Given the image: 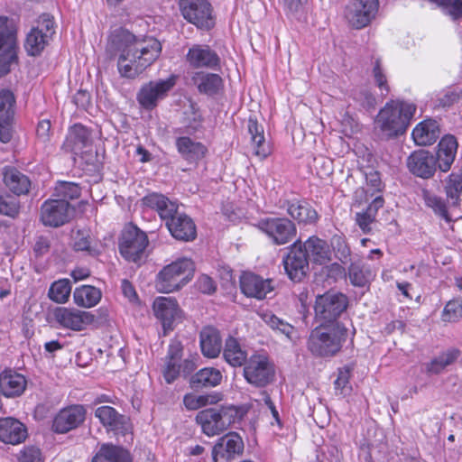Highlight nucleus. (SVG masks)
Listing matches in <instances>:
<instances>
[{"label":"nucleus","instance_id":"nucleus-1","mask_svg":"<svg viewBox=\"0 0 462 462\" xmlns=\"http://www.w3.org/2000/svg\"><path fill=\"white\" fill-rule=\"evenodd\" d=\"M106 51L111 56L118 53L117 70L121 77L135 79L159 58L162 45L153 37L120 30L111 35Z\"/></svg>","mask_w":462,"mask_h":462},{"label":"nucleus","instance_id":"nucleus-2","mask_svg":"<svg viewBox=\"0 0 462 462\" xmlns=\"http://www.w3.org/2000/svg\"><path fill=\"white\" fill-rule=\"evenodd\" d=\"M416 105L411 102L393 100L379 111L375 126L387 137L404 133L416 112Z\"/></svg>","mask_w":462,"mask_h":462},{"label":"nucleus","instance_id":"nucleus-3","mask_svg":"<svg viewBox=\"0 0 462 462\" xmlns=\"http://www.w3.org/2000/svg\"><path fill=\"white\" fill-rule=\"evenodd\" d=\"M346 336L347 329L339 322L321 324L311 331L308 348L316 356H333L341 350Z\"/></svg>","mask_w":462,"mask_h":462},{"label":"nucleus","instance_id":"nucleus-4","mask_svg":"<svg viewBox=\"0 0 462 462\" xmlns=\"http://www.w3.org/2000/svg\"><path fill=\"white\" fill-rule=\"evenodd\" d=\"M194 272L193 261L188 257H180L157 273L155 288L162 293L177 291L192 280Z\"/></svg>","mask_w":462,"mask_h":462},{"label":"nucleus","instance_id":"nucleus-5","mask_svg":"<svg viewBox=\"0 0 462 462\" xmlns=\"http://www.w3.org/2000/svg\"><path fill=\"white\" fill-rule=\"evenodd\" d=\"M243 374L245 381L251 385L259 388L265 387L274 379V365L266 352H255L248 357L244 365Z\"/></svg>","mask_w":462,"mask_h":462},{"label":"nucleus","instance_id":"nucleus-6","mask_svg":"<svg viewBox=\"0 0 462 462\" xmlns=\"http://www.w3.org/2000/svg\"><path fill=\"white\" fill-rule=\"evenodd\" d=\"M235 414V411L229 407L210 408L200 411L196 416V420L204 434L214 437L230 427L234 422Z\"/></svg>","mask_w":462,"mask_h":462},{"label":"nucleus","instance_id":"nucleus-7","mask_svg":"<svg viewBox=\"0 0 462 462\" xmlns=\"http://www.w3.org/2000/svg\"><path fill=\"white\" fill-rule=\"evenodd\" d=\"M55 33L54 21L50 14H42L26 35L24 49L28 55L37 56L49 44Z\"/></svg>","mask_w":462,"mask_h":462},{"label":"nucleus","instance_id":"nucleus-8","mask_svg":"<svg viewBox=\"0 0 462 462\" xmlns=\"http://www.w3.org/2000/svg\"><path fill=\"white\" fill-rule=\"evenodd\" d=\"M17 37L5 17L0 16V77L7 74L18 62Z\"/></svg>","mask_w":462,"mask_h":462},{"label":"nucleus","instance_id":"nucleus-9","mask_svg":"<svg viewBox=\"0 0 462 462\" xmlns=\"http://www.w3.org/2000/svg\"><path fill=\"white\" fill-rule=\"evenodd\" d=\"M184 19L199 29L209 30L215 24L213 8L208 0H180Z\"/></svg>","mask_w":462,"mask_h":462},{"label":"nucleus","instance_id":"nucleus-10","mask_svg":"<svg viewBox=\"0 0 462 462\" xmlns=\"http://www.w3.org/2000/svg\"><path fill=\"white\" fill-rule=\"evenodd\" d=\"M346 307L347 299L344 294L328 292L317 297L314 309L319 319L327 322L326 324H330L337 322L336 319Z\"/></svg>","mask_w":462,"mask_h":462},{"label":"nucleus","instance_id":"nucleus-11","mask_svg":"<svg viewBox=\"0 0 462 462\" xmlns=\"http://www.w3.org/2000/svg\"><path fill=\"white\" fill-rule=\"evenodd\" d=\"M147 245L148 240L145 233L136 227H129L122 233L119 251L127 261L136 262L141 258Z\"/></svg>","mask_w":462,"mask_h":462},{"label":"nucleus","instance_id":"nucleus-12","mask_svg":"<svg viewBox=\"0 0 462 462\" xmlns=\"http://www.w3.org/2000/svg\"><path fill=\"white\" fill-rule=\"evenodd\" d=\"M257 226L277 245L289 243L297 233L295 225L287 218L269 217L262 219Z\"/></svg>","mask_w":462,"mask_h":462},{"label":"nucleus","instance_id":"nucleus-13","mask_svg":"<svg viewBox=\"0 0 462 462\" xmlns=\"http://www.w3.org/2000/svg\"><path fill=\"white\" fill-rule=\"evenodd\" d=\"M378 7V0H354L346 8V17L353 28L362 29L375 18Z\"/></svg>","mask_w":462,"mask_h":462},{"label":"nucleus","instance_id":"nucleus-14","mask_svg":"<svg viewBox=\"0 0 462 462\" xmlns=\"http://www.w3.org/2000/svg\"><path fill=\"white\" fill-rule=\"evenodd\" d=\"M73 208L64 199L46 200L41 208V220L44 226L58 227L67 223Z\"/></svg>","mask_w":462,"mask_h":462},{"label":"nucleus","instance_id":"nucleus-15","mask_svg":"<svg viewBox=\"0 0 462 462\" xmlns=\"http://www.w3.org/2000/svg\"><path fill=\"white\" fill-rule=\"evenodd\" d=\"M152 309L155 317L162 322L164 335L181 319L182 311L174 298L158 297L153 301Z\"/></svg>","mask_w":462,"mask_h":462},{"label":"nucleus","instance_id":"nucleus-16","mask_svg":"<svg viewBox=\"0 0 462 462\" xmlns=\"http://www.w3.org/2000/svg\"><path fill=\"white\" fill-rule=\"evenodd\" d=\"M53 315L60 327L74 331L86 329L95 320L94 315L90 312L74 308L59 307L54 310Z\"/></svg>","mask_w":462,"mask_h":462},{"label":"nucleus","instance_id":"nucleus-17","mask_svg":"<svg viewBox=\"0 0 462 462\" xmlns=\"http://www.w3.org/2000/svg\"><path fill=\"white\" fill-rule=\"evenodd\" d=\"M174 85L175 79L173 77L167 79L151 81L142 87L137 95V100L143 107L152 109L157 105L159 100L165 97Z\"/></svg>","mask_w":462,"mask_h":462},{"label":"nucleus","instance_id":"nucleus-18","mask_svg":"<svg viewBox=\"0 0 462 462\" xmlns=\"http://www.w3.org/2000/svg\"><path fill=\"white\" fill-rule=\"evenodd\" d=\"M283 265L289 278L294 282L301 281L309 270V261L302 250L301 241H296L283 259Z\"/></svg>","mask_w":462,"mask_h":462},{"label":"nucleus","instance_id":"nucleus-19","mask_svg":"<svg viewBox=\"0 0 462 462\" xmlns=\"http://www.w3.org/2000/svg\"><path fill=\"white\" fill-rule=\"evenodd\" d=\"M83 405H70L61 409L54 417L52 430L57 433H67L80 426L86 419Z\"/></svg>","mask_w":462,"mask_h":462},{"label":"nucleus","instance_id":"nucleus-20","mask_svg":"<svg viewBox=\"0 0 462 462\" xmlns=\"http://www.w3.org/2000/svg\"><path fill=\"white\" fill-rule=\"evenodd\" d=\"M62 148L74 155L82 156L92 150V139L89 130L82 125H74L67 134Z\"/></svg>","mask_w":462,"mask_h":462},{"label":"nucleus","instance_id":"nucleus-21","mask_svg":"<svg viewBox=\"0 0 462 462\" xmlns=\"http://www.w3.org/2000/svg\"><path fill=\"white\" fill-rule=\"evenodd\" d=\"M240 288L245 296L257 300L265 299L274 289L272 280L253 273H244L240 276Z\"/></svg>","mask_w":462,"mask_h":462},{"label":"nucleus","instance_id":"nucleus-22","mask_svg":"<svg viewBox=\"0 0 462 462\" xmlns=\"http://www.w3.org/2000/svg\"><path fill=\"white\" fill-rule=\"evenodd\" d=\"M243 449L244 443L240 436L235 432H229L217 440L212 450V457L215 462L229 461L236 455L241 454Z\"/></svg>","mask_w":462,"mask_h":462},{"label":"nucleus","instance_id":"nucleus-23","mask_svg":"<svg viewBox=\"0 0 462 462\" xmlns=\"http://www.w3.org/2000/svg\"><path fill=\"white\" fill-rule=\"evenodd\" d=\"M301 246L309 263L326 265L332 260L330 245L316 236L309 237L304 243L301 242Z\"/></svg>","mask_w":462,"mask_h":462},{"label":"nucleus","instance_id":"nucleus-24","mask_svg":"<svg viewBox=\"0 0 462 462\" xmlns=\"http://www.w3.org/2000/svg\"><path fill=\"white\" fill-rule=\"evenodd\" d=\"M407 165L414 175L429 179L436 171V158L428 151H417L409 156Z\"/></svg>","mask_w":462,"mask_h":462},{"label":"nucleus","instance_id":"nucleus-25","mask_svg":"<svg viewBox=\"0 0 462 462\" xmlns=\"http://www.w3.org/2000/svg\"><path fill=\"white\" fill-rule=\"evenodd\" d=\"M186 60L189 66L195 69H211L219 63L217 53L207 45H193L186 55Z\"/></svg>","mask_w":462,"mask_h":462},{"label":"nucleus","instance_id":"nucleus-26","mask_svg":"<svg viewBox=\"0 0 462 462\" xmlns=\"http://www.w3.org/2000/svg\"><path fill=\"white\" fill-rule=\"evenodd\" d=\"M25 377L11 369L0 374V392L8 398L20 396L26 389Z\"/></svg>","mask_w":462,"mask_h":462},{"label":"nucleus","instance_id":"nucleus-27","mask_svg":"<svg viewBox=\"0 0 462 462\" xmlns=\"http://www.w3.org/2000/svg\"><path fill=\"white\" fill-rule=\"evenodd\" d=\"M143 203L147 207L155 209L166 226H168L170 220L180 214L178 205L162 194H149L143 198Z\"/></svg>","mask_w":462,"mask_h":462},{"label":"nucleus","instance_id":"nucleus-28","mask_svg":"<svg viewBox=\"0 0 462 462\" xmlns=\"http://www.w3.org/2000/svg\"><path fill=\"white\" fill-rule=\"evenodd\" d=\"M171 236L181 241H191L197 235L193 220L186 214L180 213L166 226Z\"/></svg>","mask_w":462,"mask_h":462},{"label":"nucleus","instance_id":"nucleus-29","mask_svg":"<svg viewBox=\"0 0 462 462\" xmlns=\"http://www.w3.org/2000/svg\"><path fill=\"white\" fill-rule=\"evenodd\" d=\"M176 147L180 156L189 163H197L202 160L207 152V147L200 142L190 137L181 136L176 139Z\"/></svg>","mask_w":462,"mask_h":462},{"label":"nucleus","instance_id":"nucleus-30","mask_svg":"<svg viewBox=\"0 0 462 462\" xmlns=\"http://www.w3.org/2000/svg\"><path fill=\"white\" fill-rule=\"evenodd\" d=\"M26 438V430L23 423L13 418L0 419V440L6 444L16 445Z\"/></svg>","mask_w":462,"mask_h":462},{"label":"nucleus","instance_id":"nucleus-31","mask_svg":"<svg viewBox=\"0 0 462 462\" xmlns=\"http://www.w3.org/2000/svg\"><path fill=\"white\" fill-rule=\"evenodd\" d=\"M457 141L453 135H445L441 138L438 145L436 162H439V168L441 171H449L455 161L457 151Z\"/></svg>","mask_w":462,"mask_h":462},{"label":"nucleus","instance_id":"nucleus-32","mask_svg":"<svg viewBox=\"0 0 462 462\" xmlns=\"http://www.w3.org/2000/svg\"><path fill=\"white\" fill-rule=\"evenodd\" d=\"M439 135L436 120L426 119L419 123L412 131V138L418 145L426 146L434 143Z\"/></svg>","mask_w":462,"mask_h":462},{"label":"nucleus","instance_id":"nucleus-33","mask_svg":"<svg viewBox=\"0 0 462 462\" xmlns=\"http://www.w3.org/2000/svg\"><path fill=\"white\" fill-rule=\"evenodd\" d=\"M191 81L200 93L209 96L220 93L224 88L222 78L214 73L195 72L191 77Z\"/></svg>","mask_w":462,"mask_h":462},{"label":"nucleus","instance_id":"nucleus-34","mask_svg":"<svg viewBox=\"0 0 462 462\" xmlns=\"http://www.w3.org/2000/svg\"><path fill=\"white\" fill-rule=\"evenodd\" d=\"M200 347L202 354L208 358L218 356L222 349V339L217 329L207 327L200 332Z\"/></svg>","mask_w":462,"mask_h":462},{"label":"nucleus","instance_id":"nucleus-35","mask_svg":"<svg viewBox=\"0 0 462 462\" xmlns=\"http://www.w3.org/2000/svg\"><path fill=\"white\" fill-rule=\"evenodd\" d=\"M247 127L251 135V144L254 149V153L261 160L265 159L270 155L271 148L265 142L263 125H259L256 120L250 118Z\"/></svg>","mask_w":462,"mask_h":462},{"label":"nucleus","instance_id":"nucleus-36","mask_svg":"<svg viewBox=\"0 0 462 462\" xmlns=\"http://www.w3.org/2000/svg\"><path fill=\"white\" fill-rule=\"evenodd\" d=\"M225 361L233 367H240L248 360L246 351L234 337H228L223 347Z\"/></svg>","mask_w":462,"mask_h":462},{"label":"nucleus","instance_id":"nucleus-37","mask_svg":"<svg viewBox=\"0 0 462 462\" xmlns=\"http://www.w3.org/2000/svg\"><path fill=\"white\" fill-rule=\"evenodd\" d=\"M259 316L271 329L277 334L284 336L289 341H295L299 338L298 331L292 325L272 312H261Z\"/></svg>","mask_w":462,"mask_h":462},{"label":"nucleus","instance_id":"nucleus-38","mask_svg":"<svg viewBox=\"0 0 462 462\" xmlns=\"http://www.w3.org/2000/svg\"><path fill=\"white\" fill-rule=\"evenodd\" d=\"M288 214L299 223L312 224L318 219V214L307 202L293 199L287 202Z\"/></svg>","mask_w":462,"mask_h":462},{"label":"nucleus","instance_id":"nucleus-39","mask_svg":"<svg viewBox=\"0 0 462 462\" xmlns=\"http://www.w3.org/2000/svg\"><path fill=\"white\" fill-rule=\"evenodd\" d=\"M4 182L8 189L17 196L27 194L31 189L29 178L15 169L5 171Z\"/></svg>","mask_w":462,"mask_h":462},{"label":"nucleus","instance_id":"nucleus-40","mask_svg":"<svg viewBox=\"0 0 462 462\" xmlns=\"http://www.w3.org/2000/svg\"><path fill=\"white\" fill-rule=\"evenodd\" d=\"M130 454L121 447L104 444L93 457L92 462H130Z\"/></svg>","mask_w":462,"mask_h":462},{"label":"nucleus","instance_id":"nucleus-41","mask_svg":"<svg viewBox=\"0 0 462 462\" xmlns=\"http://www.w3.org/2000/svg\"><path fill=\"white\" fill-rule=\"evenodd\" d=\"M101 291L94 286L82 285L76 288L73 292V300L76 305L83 308H92L101 300Z\"/></svg>","mask_w":462,"mask_h":462},{"label":"nucleus","instance_id":"nucleus-42","mask_svg":"<svg viewBox=\"0 0 462 462\" xmlns=\"http://www.w3.org/2000/svg\"><path fill=\"white\" fill-rule=\"evenodd\" d=\"M95 416L109 430H118L125 423V417L110 406L98 407L95 411Z\"/></svg>","mask_w":462,"mask_h":462},{"label":"nucleus","instance_id":"nucleus-43","mask_svg":"<svg viewBox=\"0 0 462 462\" xmlns=\"http://www.w3.org/2000/svg\"><path fill=\"white\" fill-rule=\"evenodd\" d=\"M222 372L214 367L200 369L192 377L191 383L195 386L215 387L221 383Z\"/></svg>","mask_w":462,"mask_h":462},{"label":"nucleus","instance_id":"nucleus-44","mask_svg":"<svg viewBox=\"0 0 462 462\" xmlns=\"http://www.w3.org/2000/svg\"><path fill=\"white\" fill-rule=\"evenodd\" d=\"M221 400L218 393L196 394L187 393L183 398V403L186 409L195 411L210 404H216Z\"/></svg>","mask_w":462,"mask_h":462},{"label":"nucleus","instance_id":"nucleus-45","mask_svg":"<svg viewBox=\"0 0 462 462\" xmlns=\"http://www.w3.org/2000/svg\"><path fill=\"white\" fill-rule=\"evenodd\" d=\"M348 276L354 286L365 287L375 276L369 266L353 263L349 267Z\"/></svg>","mask_w":462,"mask_h":462},{"label":"nucleus","instance_id":"nucleus-46","mask_svg":"<svg viewBox=\"0 0 462 462\" xmlns=\"http://www.w3.org/2000/svg\"><path fill=\"white\" fill-rule=\"evenodd\" d=\"M459 356V351L457 349H448L435 357L427 365L428 372L431 374H439L445 368L452 365Z\"/></svg>","mask_w":462,"mask_h":462},{"label":"nucleus","instance_id":"nucleus-47","mask_svg":"<svg viewBox=\"0 0 462 462\" xmlns=\"http://www.w3.org/2000/svg\"><path fill=\"white\" fill-rule=\"evenodd\" d=\"M422 197H423L425 205L428 208H431L437 216L443 218L447 222L451 221V217L449 216L447 204L442 198H440L428 190H423Z\"/></svg>","mask_w":462,"mask_h":462},{"label":"nucleus","instance_id":"nucleus-48","mask_svg":"<svg viewBox=\"0 0 462 462\" xmlns=\"http://www.w3.org/2000/svg\"><path fill=\"white\" fill-rule=\"evenodd\" d=\"M445 192L453 206H457L462 195V173H451L446 180Z\"/></svg>","mask_w":462,"mask_h":462},{"label":"nucleus","instance_id":"nucleus-49","mask_svg":"<svg viewBox=\"0 0 462 462\" xmlns=\"http://www.w3.org/2000/svg\"><path fill=\"white\" fill-rule=\"evenodd\" d=\"M71 292V285L68 279L54 282L49 290V298L56 303H66Z\"/></svg>","mask_w":462,"mask_h":462},{"label":"nucleus","instance_id":"nucleus-50","mask_svg":"<svg viewBox=\"0 0 462 462\" xmlns=\"http://www.w3.org/2000/svg\"><path fill=\"white\" fill-rule=\"evenodd\" d=\"M14 97L9 90L0 91V122H12L14 117Z\"/></svg>","mask_w":462,"mask_h":462},{"label":"nucleus","instance_id":"nucleus-51","mask_svg":"<svg viewBox=\"0 0 462 462\" xmlns=\"http://www.w3.org/2000/svg\"><path fill=\"white\" fill-rule=\"evenodd\" d=\"M442 320L444 322H457L462 318V298L449 300L443 311Z\"/></svg>","mask_w":462,"mask_h":462},{"label":"nucleus","instance_id":"nucleus-52","mask_svg":"<svg viewBox=\"0 0 462 462\" xmlns=\"http://www.w3.org/2000/svg\"><path fill=\"white\" fill-rule=\"evenodd\" d=\"M55 194L60 197L59 199H74L80 196V188L73 182H60L55 187Z\"/></svg>","mask_w":462,"mask_h":462},{"label":"nucleus","instance_id":"nucleus-53","mask_svg":"<svg viewBox=\"0 0 462 462\" xmlns=\"http://www.w3.org/2000/svg\"><path fill=\"white\" fill-rule=\"evenodd\" d=\"M459 98L460 95L457 91L448 89L437 96L435 106L442 108L448 107L457 102Z\"/></svg>","mask_w":462,"mask_h":462},{"label":"nucleus","instance_id":"nucleus-54","mask_svg":"<svg viewBox=\"0 0 462 462\" xmlns=\"http://www.w3.org/2000/svg\"><path fill=\"white\" fill-rule=\"evenodd\" d=\"M373 75L374 78V81L378 88H380L382 95H386L389 92V88L387 85V79L383 72V68L381 67L380 60H376L374 62V66L373 69Z\"/></svg>","mask_w":462,"mask_h":462},{"label":"nucleus","instance_id":"nucleus-55","mask_svg":"<svg viewBox=\"0 0 462 462\" xmlns=\"http://www.w3.org/2000/svg\"><path fill=\"white\" fill-rule=\"evenodd\" d=\"M180 362L177 361H165V366L163 368V377L168 383L174 382L180 374Z\"/></svg>","mask_w":462,"mask_h":462},{"label":"nucleus","instance_id":"nucleus-56","mask_svg":"<svg viewBox=\"0 0 462 462\" xmlns=\"http://www.w3.org/2000/svg\"><path fill=\"white\" fill-rule=\"evenodd\" d=\"M36 135L38 143L47 146L51 140V122L49 120H42L39 122Z\"/></svg>","mask_w":462,"mask_h":462},{"label":"nucleus","instance_id":"nucleus-57","mask_svg":"<svg viewBox=\"0 0 462 462\" xmlns=\"http://www.w3.org/2000/svg\"><path fill=\"white\" fill-rule=\"evenodd\" d=\"M19 462H42L39 448L35 447H26L21 452Z\"/></svg>","mask_w":462,"mask_h":462},{"label":"nucleus","instance_id":"nucleus-58","mask_svg":"<svg viewBox=\"0 0 462 462\" xmlns=\"http://www.w3.org/2000/svg\"><path fill=\"white\" fill-rule=\"evenodd\" d=\"M350 378V369L348 367H343L338 370L337 378L335 381V387L337 390H340L341 393H345L348 388Z\"/></svg>","mask_w":462,"mask_h":462},{"label":"nucleus","instance_id":"nucleus-59","mask_svg":"<svg viewBox=\"0 0 462 462\" xmlns=\"http://www.w3.org/2000/svg\"><path fill=\"white\" fill-rule=\"evenodd\" d=\"M198 289L207 294L213 293L216 291V283L208 275L202 274L197 281Z\"/></svg>","mask_w":462,"mask_h":462},{"label":"nucleus","instance_id":"nucleus-60","mask_svg":"<svg viewBox=\"0 0 462 462\" xmlns=\"http://www.w3.org/2000/svg\"><path fill=\"white\" fill-rule=\"evenodd\" d=\"M18 210L16 203L8 201L0 189V213L5 216L14 217Z\"/></svg>","mask_w":462,"mask_h":462},{"label":"nucleus","instance_id":"nucleus-61","mask_svg":"<svg viewBox=\"0 0 462 462\" xmlns=\"http://www.w3.org/2000/svg\"><path fill=\"white\" fill-rule=\"evenodd\" d=\"M182 357V345L178 340H173L169 346L166 360L180 362Z\"/></svg>","mask_w":462,"mask_h":462},{"label":"nucleus","instance_id":"nucleus-62","mask_svg":"<svg viewBox=\"0 0 462 462\" xmlns=\"http://www.w3.org/2000/svg\"><path fill=\"white\" fill-rule=\"evenodd\" d=\"M374 213H370L368 211H365L363 213L356 214V222L359 227L365 232L367 233L370 231V225L374 220Z\"/></svg>","mask_w":462,"mask_h":462},{"label":"nucleus","instance_id":"nucleus-63","mask_svg":"<svg viewBox=\"0 0 462 462\" xmlns=\"http://www.w3.org/2000/svg\"><path fill=\"white\" fill-rule=\"evenodd\" d=\"M90 242L88 236L82 232H78L74 237V248L77 251H87L88 250Z\"/></svg>","mask_w":462,"mask_h":462},{"label":"nucleus","instance_id":"nucleus-64","mask_svg":"<svg viewBox=\"0 0 462 462\" xmlns=\"http://www.w3.org/2000/svg\"><path fill=\"white\" fill-rule=\"evenodd\" d=\"M122 291L124 295L133 303L138 302V296L134 290V287L128 281L124 280L122 282Z\"/></svg>","mask_w":462,"mask_h":462}]
</instances>
